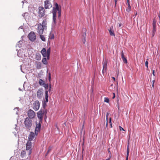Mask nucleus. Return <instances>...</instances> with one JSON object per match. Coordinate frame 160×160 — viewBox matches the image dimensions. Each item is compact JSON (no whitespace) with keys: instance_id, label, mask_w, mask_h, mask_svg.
Instances as JSON below:
<instances>
[{"instance_id":"f257e3e1","label":"nucleus","mask_w":160,"mask_h":160,"mask_svg":"<svg viewBox=\"0 0 160 160\" xmlns=\"http://www.w3.org/2000/svg\"><path fill=\"white\" fill-rule=\"evenodd\" d=\"M37 32L39 34L43 33L44 30L46 29L47 28V21L46 19L43 20L42 24L39 23L38 24Z\"/></svg>"},{"instance_id":"f03ea898","label":"nucleus","mask_w":160,"mask_h":160,"mask_svg":"<svg viewBox=\"0 0 160 160\" xmlns=\"http://www.w3.org/2000/svg\"><path fill=\"white\" fill-rule=\"evenodd\" d=\"M41 53L43 57H47V59H49L50 53V48L47 51L45 48H43L41 51Z\"/></svg>"},{"instance_id":"7ed1b4c3","label":"nucleus","mask_w":160,"mask_h":160,"mask_svg":"<svg viewBox=\"0 0 160 160\" xmlns=\"http://www.w3.org/2000/svg\"><path fill=\"white\" fill-rule=\"evenodd\" d=\"M32 120L29 118H25L24 121V124L26 128L28 129H30L32 125Z\"/></svg>"},{"instance_id":"20e7f679","label":"nucleus","mask_w":160,"mask_h":160,"mask_svg":"<svg viewBox=\"0 0 160 160\" xmlns=\"http://www.w3.org/2000/svg\"><path fill=\"white\" fill-rule=\"evenodd\" d=\"M45 11L44 8L42 7L38 8V17L40 18H42L45 15Z\"/></svg>"},{"instance_id":"39448f33","label":"nucleus","mask_w":160,"mask_h":160,"mask_svg":"<svg viewBox=\"0 0 160 160\" xmlns=\"http://www.w3.org/2000/svg\"><path fill=\"white\" fill-rule=\"evenodd\" d=\"M32 143L31 142H28L26 144V151L28 155H30L32 153L31 148Z\"/></svg>"},{"instance_id":"423d86ee","label":"nucleus","mask_w":160,"mask_h":160,"mask_svg":"<svg viewBox=\"0 0 160 160\" xmlns=\"http://www.w3.org/2000/svg\"><path fill=\"white\" fill-rule=\"evenodd\" d=\"M44 113V109H41L38 112H37V116L39 119L40 122H42L43 119V116Z\"/></svg>"},{"instance_id":"0eeeda50","label":"nucleus","mask_w":160,"mask_h":160,"mask_svg":"<svg viewBox=\"0 0 160 160\" xmlns=\"http://www.w3.org/2000/svg\"><path fill=\"white\" fill-rule=\"evenodd\" d=\"M42 122H40V121H39L38 122H36V127L35 131V134L36 135H38L40 131L41 128V123Z\"/></svg>"},{"instance_id":"6e6552de","label":"nucleus","mask_w":160,"mask_h":160,"mask_svg":"<svg viewBox=\"0 0 160 160\" xmlns=\"http://www.w3.org/2000/svg\"><path fill=\"white\" fill-rule=\"evenodd\" d=\"M27 114L29 118L30 119L34 118L36 116L35 113L31 109L28 111Z\"/></svg>"},{"instance_id":"1a4fd4ad","label":"nucleus","mask_w":160,"mask_h":160,"mask_svg":"<svg viewBox=\"0 0 160 160\" xmlns=\"http://www.w3.org/2000/svg\"><path fill=\"white\" fill-rule=\"evenodd\" d=\"M28 38L32 42L36 40V36L33 32H31L28 34Z\"/></svg>"},{"instance_id":"9d476101","label":"nucleus","mask_w":160,"mask_h":160,"mask_svg":"<svg viewBox=\"0 0 160 160\" xmlns=\"http://www.w3.org/2000/svg\"><path fill=\"white\" fill-rule=\"evenodd\" d=\"M40 103L38 101H35L33 104V108L35 111L38 110L40 107Z\"/></svg>"},{"instance_id":"9b49d317","label":"nucleus","mask_w":160,"mask_h":160,"mask_svg":"<svg viewBox=\"0 0 160 160\" xmlns=\"http://www.w3.org/2000/svg\"><path fill=\"white\" fill-rule=\"evenodd\" d=\"M103 69L102 73L104 75V73L106 72L107 69V61L106 60H104L102 62Z\"/></svg>"},{"instance_id":"f8f14e48","label":"nucleus","mask_w":160,"mask_h":160,"mask_svg":"<svg viewBox=\"0 0 160 160\" xmlns=\"http://www.w3.org/2000/svg\"><path fill=\"white\" fill-rule=\"evenodd\" d=\"M52 7V4L48 0H46L44 2V7L45 9H49Z\"/></svg>"},{"instance_id":"ddd939ff","label":"nucleus","mask_w":160,"mask_h":160,"mask_svg":"<svg viewBox=\"0 0 160 160\" xmlns=\"http://www.w3.org/2000/svg\"><path fill=\"white\" fill-rule=\"evenodd\" d=\"M43 90L42 89H39L37 92V95L38 98H41V96L43 94Z\"/></svg>"},{"instance_id":"4468645a","label":"nucleus","mask_w":160,"mask_h":160,"mask_svg":"<svg viewBox=\"0 0 160 160\" xmlns=\"http://www.w3.org/2000/svg\"><path fill=\"white\" fill-rule=\"evenodd\" d=\"M34 133L33 132H31L28 138L29 142L32 141L34 138Z\"/></svg>"},{"instance_id":"2eb2a0df","label":"nucleus","mask_w":160,"mask_h":160,"mask_svg":"<svg viewBox=\"0 0 160 160\" xmlns=\"http://www.w3.org/2000/svg\"><path fill=\"white\" fill-rule=\"evenodd\" d=\"M113 26H112L110 27V29L108 30L111 36H115V34L113 30Z\"/></svg>"},{"instance_id":"dca6fc26","label":"nucleus","mask_w":160,"mask_h":160,"mask_svg":"<svg viewBox=\"0 0 160 160\" xmlns=\"http://www.w3.org/2000/svg\"><path fill=\"white\" fill-rule=\"evenodd\" d=\"M53 22L54 24H56V12H53Z\"/></svg>"},{"instance_id":"f3484780","label":"nucleus","mask_w":160,"mask_h":160,"mask_svg":"<svg viewBox=\"0 0 160 160\" xmlns=\"http://www.w3.org/2000/svg\"><path fill=\"white\" fill-rule=\"evenodd\" d=\"M129 141H128V145L127 148V156H126V160H128L129 153Z\"/></svg>"},{"instance_id":"a211bd4d","label":"nucleus","mask_w":160,"mask_h":160,"mask_svg":"<svg viewBox=\"0 0 160 160\" xmlns=\"http://www.w3.org/2000/svg\"><path fill=\"white\" fill-rule=\"evenodd\" d=\"M156 21L155 19H154L153 21V29L152 31V32H156Z\"/></svg>"},{"instance_id":"6ab92c4d","label":"nucleus","mask_w":160,"mask_h":160,"mask_svg":"<svg viewBox=\"0 0 160 160\" xmlns=\"http://www.w3.org/2000/svg\"><path fill=\"white\" fill-rule=\"evenodd\" d=\"M121 58L123 62L125 63H127V61L126 58L125 57L123 52L122 51L121 52Z\"/></svg>"},{"instance_id":"aec40b11","label":"nucleus","mask_w":160,"mask_h":160,"mask_svg":"<svg viewBox=\"0 0 160 160\" xmlns=\"http://www.w3.org/2000/svg\"><path fill=\"white\" fill-rule=\"evenodd\" d=\"M26 151L25 150L22 151L21 152V156L22 158H23L26 157Z\"/></svg>"},{"instance_id":"412c9836","label":"nucleus","mask_w":160,"mask_h":160,"mask_svg":"<svg viewBox=\"0 0 160 160\" xmlns=\"http://www.w3.org/2000/svg\"><path fill=\"white\" fill-rule=\"evenodd\" d=\"M55 9L53 11H55L56 12V13H57V11H58V12H59V11H61V9H59V8L58 4L57 3H56L55 4Z\"/></svg>"},{"instance_id":"4be33fe9","label":"nucleus","mask_w":160,"mask_h":160,"mask_svg":"<svg viewBox=\"0 0 160 160\" xmlns=\"http://www.w3.org/2000/svg\"><path fill=\"white\" fill-rule=\"evenodd\" d=\"M39 83L40 85H43L45 84L44 81L42 79H40Z\"/></svg>"},{"instance_id":"5701e85b","label":"nucleus","mask_w":160,"mask_h":160,"mask_svg":"<svg viewBox=\"0 0 160 160\" xmlns=\"http://www.w3.org/2000/svg\"><path fill=\"white\" fill-rule=\"evenodd\" d=\"M45 99H46V102H48V91H45Z\"/></svg>"},{"instance_id":"b1692460","label":"nucleus","mask_w":160,"mask_h":160,"mask_svg":"<svg viewBox=\"0 0 160 160\" xmlns=\"http://www.w3.org/2000/svg\"><path fill=\"white\" fill-rule=\"evenodd\" d=\"M36 59L38 60H39L41 59V57L40 54H36L35 58Z\"/></svg>"},{"instance_id":"393cba45","label":"nucleus","mask_w":160,"mask_h":160,"mask_svg":"<svg viewBox=\"0 0 160 160\" xmlns=\"http://www.w3.org/2000/svg\"><path fill=\"white\" fill-rule=\"evenodd\" d=\"M42 62L44 64H47L48 63L46 58L45 57L42 58Z\"/></svg>"},{"instance_id":"a878e982","label":"nucleus","mask_w":160,"mask_h":160,"mask_svg":"<svg viewBox=\"0 0 160 160\" xmlns=\"http://www.w3.org/2000/svg\"><path fill=\"white\" fill-rule=\"evenodd\" d=\"M131 10V7L130 5H128V7L126 8V10L127 12H129Z\"/></svg>"},{"instance_id":"bb28decb","label":"nucleus","mask_w":160,"mask_h":160,"mask_svg":"<svg viewBox=\"0 0 160 160\" xmlns=\"http://www.w3.org/2000/svg\"><path fill=\"white\" fill-rule=\"evenodd\" d=\"M40 35V37L41 40L43 41H45V38L44 36L43 35H42L41 34Z\"/></svg>"},{"instance_id":"cd10ccee","label":"nucleus","mask_w":160,"mask_h":160,"mask_svg":"<svg viewBox=\"0 0 160 160\" xmlns=\"http://www.w3.org/2000/svg\"><path fill=\"white\" fill-rule=\"evenodd\" d=\"M104 101L105 102L108 103L109 102V99L108 98L105 97L104 98Z\"/></svg>"},{"instance_id":"c85d7f7f","label":"nucleus","mask_w":160,"mask_h":160,"mask_svg":"<svg viewBox=\"0 0 160 160\" xmlns=\"http://www.w3.org/2000/svg\"><path fill=\"white\" fill-rule=\"evenodd\" d=\"M37 68H40L42 66V64L40 62H38L37 63Z\"/></svg>"},{"instance_id":"c756f323","label":"nucleus","mask_w":160,"mask_h":160,"mask_svg":"<svg viewBox=\"0 0 160 160\" xmlns=\"http://www.w3.org/2000/svg\"><path fill=\"white\" fill-rule=\"evenodd\" d=\"M44 85V87L46 89H48V84H45Z\"/></svg>"},{"instance_id":"7c9ffc66","label":"nucleus","mask_w":160,"mask_h":160,"mask_svg":"<svg viewBox=\"0 0 160 160\" xmlns=\"http://www.w3.org/2000/svg\"><path fill=\"white\" fill-rule=\"evenodd\" d=\"M109 119V123L110 124V127L112 128V122H111V118H110Z\"/></svg>"},{"instance_id":"2f4dec72","label":"nucleus","mask_w":160,"mask_h":160,"mask_svg":"<svg viewBox=\"0 0 160 160\" xmlns=\"http://www.w3.org/2000/svg\"><path fill=\"white\" fill-rule=\"evenodd\" d=\"M109 113L107 112L106 115V120H107V123H106V126L108 125V116L109 114Z\"/></svg>"},{"instance_id":"473e14b6","label":"nucleus","mask_w":160,"mask_h":160,"mask_svg":"<svg viewBox=\"0 0 160 160\" xmlns=\"http://www.w3.org/2000/svg\"><path fill=\"white\" fill-rule=\"evenodd\" d=\"M58 18H59V17H61V11H59V12H58Z\"/></svg>"},{"instance_id":"72a5a7b5","label":"nucleus","mask_w":160,"mask_h":160,"mask_svg":"<svg viewBox=\"0 0 160 160\" xmlns=\"http://www.w3.org/2000/svg\"><path fill=\"white\" fill-rule=\"evenodd\" d=\"M86 36V34L85 33V35H83V37L84 38V41H83V43H85V37Z\"/></svg>"},{"instance_id":"f704fd0d","label":"nucleus","mask_w":160,"mask_h":160,"mask_svg":"<svg viewBox=\"0 0 160 160\" xmlns=\"http://www.w3.org/2000/svg\"><path fill=\"white\" fill-rule=\"evenodd\" d=\"M145 66L147 67V69L148 68V62L147 61H146L145 62Z\"/></svg>"},{"instance_id":"c9c22d12","label":"nucleus","mask_w":160,"mask_h":160,"mask_svg":"<svg viewBox=\"0 0 160 160\" xmlns=\"http://www.w3.org/2000/svg\"><path fill=\"white\" fill-rule=\"evenodd\" d=\"M49 38L51 39H52L54 38V35L53 34H52L50 36Z\"/></svg>"},{"instance_id":"e433bc0d","label":"nucleus","mask_w":160,"mask_h":160,"mask_svg":"<svg viewBox=\"0 0 160 160\" xmlns=\"http://www.w3.org/2000/svg\"><path fill=\"white\" fill-rule=\"evenodd\" d=\"M51 150V148L50 147H49L48 149L47 152V153H48Z\"/></svg>"},{"instance_id":"4c0bfd02","label":"nucleus","mask_w":160,"mask_h":160,"mask_svg":"<svg viewBox=\"0 0 160 160\" xmlns=\"http://www.w3.org/2000/svg\"><path fill=\"white\" fill-rule=\"evenodd\" d=\"M119 129H120V131H122V130L124 131H125L124 130V129L123 128H122L121 126H119Z\"/></svg>"},{"instance_id":"58836bf2","label":"nucleus","mask_w":160,"mask_h":160,"mask_svg":"<svg viewBox=\"0 0 160 160\" xmlns=\"http://www.w3.org/2000/svg\"><path fill=\"white\" fill-rule=\"evenodd\" d=\"M155 82V80H152V87L153 88H154V84Z\"/></svg>"},{"instance_id":"ea45409f","label":"nucleus","mask_w":160,"mask_h":160,"mask_svg":"<svg viewBox=\"0 0 160 160\" xmlns=\"http://www.w3.org/2000/svg\"><path fill=\"white\" fill-rule=\"evenodd\" d=\"M51 84H50L49 86V90H48V91L49 92L51 90Z\"/></svg>"},{"instance_id":"a19ab883","label":"nucleus","mask_w":160,"mask_h":160,"mask_svg":"<svg viewBox=\"0 0 160 160\" xmlns=\"http://www.w3.org/2000/svg\"><path fill=\"white\" fill-rule=\"evenodd\" d=\"M113 96L112 97V98L114 99L115 98V94L114 93H113Z\"/></svg>"},{"instance_id":"79ce46f5","label":"nucleus","mask_w":160,"mask_h":160,"mask_svg":"<svg viewBox=\"0 0 160 160\" xmlns=\"http://www.w3.org/2000/svg\"><path fill=\"white\" fill-rule=\"evenodd\" d=\"M119 100H117V103H118V108H119Z\"/></svg>"},{"instance_id":"37998d69","label":"nucleus","mask_w":160,"mask_h":160,"mask_svg":"<svg viewBox=\"0 0 160 160\" xmlns=\"http://www.w3.org/2000/svg\"><path fill=\"white\" fill-rule=\"evenodd\" d=\"M127 3L128 5H130L129 0H127Z\"/></svg>"},{"instance_id":"c03bdc74","label":"nucleus","mask_w":160,"mask_h":160,"mask_svg":"<svg viewBox=\"0 0 160 160\" xmlns=\"http://www.w3.org/2000/svg\"><path fill=\"white\" fill-rule=\"evenodd\" d=\"M108 151L109 153L111 155V152H110V150L109 148L108 149ZM111 158V156L110 157V158Z\"/></svg>"},{"instance_id":"a18cd8bd","label":"nucleus","mask_w":160,"mask_h":160,"mask_svg":"<svg viewBox=\"0 0 160 160\" xmlns=\"http://www.w3.org/2000/svg\"><path fill=\"white\" fill-rule=\"evenodd\" d=\"M154 72H155L154 70H153L152 71V74L153 75V76H155V74H154Z\"/></svg>"},{"instance_id":"49530a36","label":"nucleus","mask_w":160,"mask_h":160,"mask_svg":"<svg viewBox=\"0 0 160 160\" xmlns=\"http://www.w3.org/2000/svg\"><path fill=\"white\" fill-rule=\"evenodd\" d=\"M118 0H114L115 3V6H116L117 4V2Z\"/></svg>"},{"instance_id":"de8ad7c7","label":"nucleus","mask_w":160,"mask_h":160,"mask_svg":"<svg viewBox=\"0 0 160 160\" xmlns=\"http://www.w3.org/2000/svg\"><path fill=\"white\" fill-rule=\"evenodd\" d=\"M122 24L121 23H119V27H120L122 26Z\"/></svg>"},{"instance_id":"09e8293b","label":"nucleus","mask_w":160,"mask_h":160,"mask_svg":"<svg viewBox=\"0 0 160 160\" xmlns=\"http://www.w3.org/2000/svg\"><path fill=\"white\" fill-rule=\"evenodd\" d=\"M155 32H152V37H153L154 36Z\"/></svg>"},{"instance_id":"8fccbe9b","label":"nucleus","mask_w":160,"mask_h":160,"mask_svg":"<svg viewBox=\"0 0 160 160\" xmlns=\"http://www.w3.org/2000/svg\"><path fill=\"white\" fill-rule=\"evenodd\" d=\"M112 79H113V80L114 81H115V78L114 77H112Z\"/></svg>"},{"instance_id":"3c124183","label":"nucleus","mask_w":160,"mask_h":160,"mask_svg":"<svg viewBox=\"0 0 160 160\" xmlns=\"http://www.w3.org/2000/svg\"><path fill=\"white\" fill-rule=\"evenodd\" d=\"M158 17L159 18V20H160V12H159V13L158 14Z\"/></svg>"},{"instance_id":"603ef678","label":"nucleus","mask_w":160,"mask_h":160,"mask_svg":"<svg viewBox=\"0 0 160 160\" xmlns=\"http://www.w3.org/2000/svg\"><path fill=\"white\" fill-rule=\"evenodd\" d=\"M49 80H50V79H51V76H50V74H49Z\"/></svg>"},{"instance_id":"864d4df0","label":"nucleus","mask_w":160,"mask_h":160,"mask_svg":"<svg viewBox=\"0 0 160 160\" xmlns=\"http://www.w3.org/2000/svg\"><path fill=\"white\" fill-rule=\"evenodd\" d=\"M110 157L109 158H108V159H106V160H110Z\"/></svg>"},{"instance_id":"5fc2aeb1","label":"nucleus","mask_w":160,"mask_h":160,"mask_svg":"<svg viewBox=\"0 0 160 160\" xmlns=\"http://www.w3.org/2000/svg\"><path fill=\"white\" fill-rule=\"evenodd\" d=\"M56 127L58 129V127L56 125Z\"/></svg>"},{"instance_id":"6e6d98bb","label":"nucleus","mask_w":160,"mask_h":160,"mask_svg":"<svg viewBox=\"0 0 160 160\" xmlns=\"http://www.w3.org/2000/svg\"><path fill=\"white\" fill-rule=\"evenodd\" d=\"M48 153H47V152L46 153V156H47V154H48Z\"/></svg>"},{"instance_id":"4d7b16f0","label":"nucleus","mask_w":160,"mask_h":160,"mask_svg":"<svg viewBox=\"0 0 160 160\" xmlns=\"http://www.w3.org/2000/svg\"><path fill=\"white\" fill-rule=\"evenodd\" d=\"M137 14V12H136L135 13V16H136Z\"/></svg>"},{"instance_id":"13d9d810","label":"nucleus","mask_w":160,"mask_h":160,"mask_svg":"<svg viewBox=\"0 0 160 160\" xmlns=\"http://www.w3.org/2000/svg\"><path fill=\"white\" fill-rule=\"evenodd\" d=\"M23 160V159H22V160Z\"/></svg>"}]
</instances>
